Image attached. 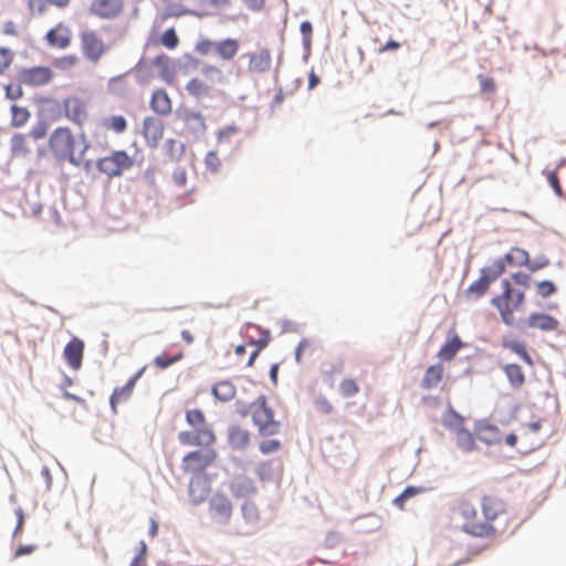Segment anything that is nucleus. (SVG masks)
Listing matches in <instances>:
<instances>
[{
    "instance_id": "f257e3e1",
    "label": "nucleus",
    "mask_w": 566,
    "mask_h": 566,
    "mask_svg": "<svg viewBox=\"0 0 566 566\" xmlns=\"http://www.w3.org/2000/svg\"><path fill=\"white\" fill-rule=\"evenodd\" d=\"M186 421L192 430L178 433V440L186 447H212L217 437L211 426L207 422L205 413L200 409L186 411Z\"/></svg>"
},
{
    "instance_id": "f03ea898",
    "label": "nucleus",
    "mask_w": 566,
    "mask_h": 566,
    "mask_svg": "<svg viewBox=\"0 0 566 566\" xmlns=\"http://www.w3.org/2000/svg\"><path fill=\"white\" fill-rule=\"evenodd\" d=\"M501 289L502 292L492 297L491 304L499 311L502 322L511 326L515 322L514 313L525 302V291L514 287L510 279L501 281Z\"/></svg>"
},
{
    "instance_id": "7ed1b4c3",
    "label": "nucleus",
    "mask_w": 566,
    "mask_h": 566,
    "mask_svg": "<svg viewBox=\"0 0 566 566\" xmlns=\"http://www.w3.org/2000/svg\"><path fill=\"white\" fill-rule=\"evenodd\" d=\"M452 512L462 520V531L475 537L489 538L496 534L494 525L482 523L479 518L478 510L474 504L467 500L460 499L454 504Z\"/></svg>"
},
{
    "instance_id": "20e7f679",
    "label": "nucleus",
    "mask_w": 566,
    "mask_h": 566,
    "mask_svg": "<svg viewBox=\"0 0 566 566\" xmlns=\"http://www.w3.org/2000/svg\"><path fill=\"white\" fill-rule=\"evenodd\" d=\"M224 81L223 72L220 67L212 64H205L199 75L191 78L186 84L187 93L197 98H210L213 97L217 87Z\"/></svg>"
},
{
    "instance_id": "39448f33",
    "label": "nucleus",
    "mask_w": 566,
    "mask_h": 566,
    "mask_svg": "<svg viewBox=\"0 0 566 566\" xmlns=\"http://www.w3.org/2000/svg\"><path fill=\"white\" fill-rule=\"evenodd\" d=\"M250 415L260 436H275L280 432L281 422L274 419V411L265 396H259L250 403Z\"/></svg>"
},
{
    "instance_id": "423d86ee",
    "label": "nucleus",
    "mask_w": 566,
    "mask_h": 566,
    "mask_svg": "<svg viewBox=\"0 0 566 566\" xmlns=\"http://www.w3.org/2000/svg\"><path fill=\"white\" fill-rule=\"evenodd\" d=\"M75 147L76 139L69 127H57L50 135L49 149L59 161L76 164Z\"/></svg>"
},
{
    "instance_id": "0eeeda50",
    "label": "nucleus",
    "mask_w": 566,
    "mask_h": 566,
    "mask_svg": "<svg viewBox=\"0 0 566 566\" xmlns=\"http://www.w3.org/2000/svg\"><path fill=\"white\" fill-rule=\"evenodd\" d=\"M217 457V451L212 447H202L182 458L181 469L185 473L200 474L216 462Z\"/></svg>"
},
{
    "instance_id": "6e6552de",
    "label": "nucleus",
    "mask_w": 566,
    "mask_h": 566,
    "mask_svg": "<svg viewBox=\"0 0 566 566\" xmlns=\"http://www.w3.org/2000/svg\"><path fill=\"white\" fill-rule=\"evenodd\" d=\"M80 48L83 56L93 64H97L108 51V45L95 30H85L80 33Z\"/></svg>"
},
{
    "instance_id": "1a4fd4ad",
    "label": "nucleus",
    "mask_w": 566,
    "mask_h": 566,
    "mask_svg": "<svg viewBox=\"0 0 566 566\" xmlns=\"http://www.w3.org/2000/svg\"><path fill=\"white\" fill-rule=\"evenodd\" d=\"M503 274V264L501 262H491L480 271V277L467 289L470 297L479 298L490 289V285Z\"/></svg>"
},
{
    "instance_id": "9d476101",
    "label": "nucleus",
    "mask_w": 566,
    "mask_h": 566,
    "mask_svg": "<svg viewBox=\"0 0 566 566\" xmlns=\"http://www.w3.org/2000/svg\"><path fill=\"white\" fill-rule=\"evenodd\" d=\"M97 169L108 177H118L133 166V159L125 150H115L111 155L99 158Z\"/></svg>"
},
{
    "instance_id": "9b49d317",
    "label": "nucleus",
    "mask_w": 566,
    "mask_h": 566,
    "mask_svg": "<svg viewBox=\"0 0 566 566\" xmlns=\"http://www.w3.org/2000/svg\"><path fill=\"white\" fill-rule=\"evenodd\" d=\"M480 506L483 515L482 523H493L507 515V504L503 497L496 493L483 494L480 499Z\"/></svg>"
},
{
    "instance_id": "f8f14e48",
    "label": "nucleus",
    "mask_w": 566,
    "mask_h": 566,
    "mask_svg": "<svg viewBox=\"0 0 566 566\" xmlns=\"http://www.w3.org/2000/svg\"><path fill=\"white\" fill-rule=\"evenodd\" d=\"M65 117L77 127L90 120L88 103L78 96H67L62 102Z\"/></svg>"
},
{
    "instance_id": "ddd939ff",
    "label": "nucleus",
    "mask_w": 566,
    "mask_h": 566,
    "mask_svg": "<svg viewBox=\"0 0 566 566\" xmlns=\"http://www.w3.org/2000/svg\"><path fill=\"white\" fill-rule=\"evenodd\" d=\"M44 41L51 49L66 50L71 46L73 41L72 30L65 23L57 22L46 31Z\"/></svg>"
},
{
    "instance_id": "4468645a",
    "label": "nucleus",
    "mask_w": 566,
    "mask_h": 566,
    "mask_svg": "<svg viewBox=\"0 0 566 566\" xmlns=\"http://www.w3.org/2000/svg\"><path fill=\"white\" fill-rule=\"evenodd\" d=\"M209 513L217 523H228L232 515L231 501L224 494H214L209 501Z\"/></svg>"
},
{
    "instance_id": "2eb2a0df",
    "label": "nucleus",
    "mask_w": 566,
    "mask_h": 566,
    "mask_svg": "<svg viewBox=\"0 0 566 566\" xmlns=\"http://www.w3.org/2000/svg\"><path fill=\"white\" fill-rule=\"evenodd\" d=\"M53 78V72L48 66H33L20 72V81L28 86H43Z\"/></svg>"
},
{
    "instance_id": "dca6fc26",
    "label": "nucleus",
    "mask_w": 566,
    "mask_h": 566,
    "mask_svg": "<svg viewBox=\"0 0 566 566\" xmlns=\"http://www.w3.org/2000/svg\"><path fill=\"white\" fill-rule=\"evenodd\" d=\"M123 0H93L90 6V13L101 19H113L122 13Z\"/></svg>"
},
{
    "instance_id": "f3484780",
    "label": "nucleus",
    "mask_w": 566,
    "mask_h": 566,
    "mask_svg": "<svg viewBox=\"0 0 566 566\" xmlns=\"http://www.w3.org/2000/svg\"><path fill=\"white\" fill-rule=\"evenodd\" d=\"M145 370H146V367L140 368L136 374H134L128 379V381L123 387H118V388L114 389V391L111 396V399H109L111 407L114 412L117 411L116 409H117L118 403L127 401L130 398L137 380L143 376Z\"/></svg>"
},
{
    "instance_id": "a211bd4d",
    "label": "nucleus",
    "mask_w": 566,
    "mask_h": 566,
    "mask_svg": "<svg viewBox=\"0 0 566 566\" xmlns=\"http://www.w3.org/2000/svg\"><path fill=\"white\" fill-rule=\"evenodd\" d=\"M248 72L252 74H263L270 71L272 65V55L269 49H261L248 54Z\"/></svg>"
},
{
    "instance_id": "6ab92c4d",
    "label": "nucleus",
    "mask_w": 566,
    "mask_h": 566,
    "mask_svg": "<svg viewBox=\"0 0 566 566\" xmlns=\"http://www.w3.org/2000/svg\"><path fill=\"white\" fill-rule=\"evenodd\" d=\"M474 434L481 442L488 446L499 444L502 442V433L500 429L486 420H481L475 423Z\"/></svg>"
},
{
    "instance_id": "aec40b11",
    "label": "nucleus",
    "mask_w": 566,
    "mask_h": 566,
    "mask_svg": "<svg viewBox=\"0 0 566 566\" xmlns=\"http://www.w3.org/2000/svg\"><path fill=\"white\" fill-rule=\"evenodd\" d=\"M164 123L155 117H146L143 124V134L150 147H157L164 136Z\"/></svg>"
},
{
    "instance_id": "412c9836",
    "label": "nucleus",
    "mask_w": 566,
    "mask_h": 566,
    "mask_svg": "<svg viewBox=\"0 0 566 566\" xmlns=\"http://www.w3.org/2000/svg\"><path fill=\"white\" fill-rule=\"evenodd\" d=\"M83 355L84 342L77 337H73L64 348V359L72 369L78 370L82 366Z\"/></svg>"
},
{
    "instance_id": "4be33fe9",
    "label": "nucleus",
    "mask_w": 566,
    "mask_h": 566,
    "mask_svg": "<svg viewBox=\"0 0 566 566\" xmlns=\"http://www.w3.org/2000/svg\"><path fill=\"white\" fill-rule=\"evenodd\" d=\"M546 177L554 192L566 199V161L559 164L554 171L547 172Z\"/></svg>"
},
{
    "instance_id": "5701e85b",
    "label": "nucleus",
    "mask_w": 566,
    "mask_h": 566,
    "mask_svg": "<svg viewBox=\"0 0 566 566\" xmlns=\"http://www.w3.org/2000/svg\"><path fill=\"white\" fill-rule=\"evenodd\" d=\"M527 325L543 332H553L559 327V321L544 313H533L527 318Z\"/></svg>"
},
{
    "instance_id": "b1692460",
    "label": "nucleus",
    "mask_w": 566,
    "mask_h": 566,
    "mask_svg": "<svg viewBox=\"0 0 566 566\" xmlns=\"http://www.w3.org/2000/svg\"><path fill=\"white\" fill-rule=\"evenodd\" d=\"M528 260L530 255L527 251L520 248H512L503 258L495 259L492 262H501L504 273L507 264L513 266H526Z\"/></svg>"
},
{
    "instance_id": "393cba45",
    "label": "nucleus",
    "mask_w": 566,
    "mask_h": 566,
    "mask_svg": "<svg viewBox=\"0 0 566 566\" xmlns=\"http://www.w3.org/2000/svg\"><path fill=\"white\" fill-rule=\"evenodd\" d=\"M164 6L165 18H179L195 12L189 9L187 0H158Z\"/></svg>"
},
{
    "instance_id": "a878e982",
    "label": "nucleus",
    "mask_w": 566,
    "mask_h": 566,
    "mask_svg": "<svg viewBox=\"0 0 566 566\" xmlns=\"http://www.w3.org/2000/svg\"><path fill=\"white\" fill-rule=\"evenodd\" d=\"M164 6L165 18H179L195 12L189 9L187 0H158Z\"/></svg>"
},
{
    "instance_id": "bb28decb",
    "label": "nucleus",
    "mask_w": 566,
    "mask_h": 566,
    "mask_svg": "<svg viewBox=\"0 0 566 566\" xmlns=\"http://www.w3.org/2000/svg\"><path fill=\"white\" fill-rule=\"evenodd\" d=\"M150 107L155 113L160 115H168L171 113V99L165 90H157L154 92L150 99Z\"/></svg>"
},
{
    "instance_id": "cd10ccee",
    "label": "nucleus",
    "mask_w": 566,
    "mask_h": 566,
    "mask_svg": "<svg viewBox=\"0 0 566 566\" xmlns=\"http://www.w3.org/2000/svg\"><path fill=\"white\" fill-rule=\"evenodd\" d=\"M250 432L239 426L229 429L228 441L232 449L243 450L250 444Z\"/></svg>"
},
{
    "instance_id": "c85d7f7f",
    "label": "nucleus",
    "mask_w": 566,
    "mask_h": 566,
    "mask_svg": "<svg viewBox=\"0 0 566 566\" xmlns=\"http://www.w3.org/2000/svg\"><path fill=\"white\" fill-rule=\"evenodd\" d=\"M444 376V367L442 364L431 365L424 371L421 380V387L424 389H432L438 387Z\"/></svg>"
},
{
    "instance_id": "c756f323",
    "label": "nucleus",
    "mask_w": 566,
    "mask_h": 566,
    "mask_svg": "<svg viewBox=\"0 0 566 566\" xmlns=\"http://www.w3.org/2000/svg\"><path fill=\"white\" fill-rule=\"evenodd\" d=\"M230 491L237 497H242L254 493L253 481L245 475H237L230 483Z\"/></svg>"
},
{
    "instance_id": "7c9ffc66",
    "label": "nucleus",
    "mask_w": 566,
    "mask_h": 566,
    "mask_svg": "<svg viewBox=\"0 0 566 566\" xmlns=\"http://www.w3.org/2000/svg\"><path fill=\"white\" fill-rule=\"evenodd\" d=\"M463 347V343L460 337L454 334L447 339L442 347L438 352V357L441 360H452L457 353Z\"/></svg>"
},
{
    "instance_id": "2f4dec72",
    "label": "nucleus",
    "mask_w": 566,
    "mask_h": 566,
    "mask_svg": "<svg viewBox=\"0 0 566 566\" xmlns=\"http://www.w3.org/2000/svg\"><path fill=\"white\" fill-rule=\"evenodd\" d=\"M239 51V41L235 39H226L216 42L214 52L222 60H232Z\"/></svg>"
},
{
    "instance_id": "473e14b6",
    "label": "nucleus",
    "mask_w": 566,
    "mask_h": 566,
    "mask_svg": "<svg viewBox=\"0 0 566 566\" xmlns=\"http://www.w3.org/2000/svg\"><path fill=\"white\" fill-rule=\"evenodd\" d=\"M154 66L159 70V74L167 83H171L175 78V67L171 59L166 54H159L153 62Z\"/></svg>"
},
{
    "instance_id": "72a5a7b5",
    "label": "nucleus",
    "mask_w": 566,
    "mask_h": 566,
    "mask_svg": "<svg viewBox=\"0 0 566 566\" xmlns=\"http://www.w3.org/2000/svg\"><path fill=\"white\" fill-rule=\"evenodd\" d=\"M211 392L218 400L227 402L234 398L237 388L231 381L221 380L212 387Z\"/></svg>"
},
{
    "instance_id": "f704fd0d",
    "label": "nucleus",
    "mask_w": 566,
    "mask_h": 566,
    "mask_svg": "<svg viewBox=\"0 0 566 566\" xmlns=\"http://www.w3.org/2000/svg\"><path fill=\"white\" fill-rule=\"evenodd\" d=\"M503 371L513 388L518 389L525 384V374L520 365L506 364L503 366Z\"/></svg>"
},
{
    "instance_id": "c9c22d12",
    "label": "nucleus",
    "mask_w": 566,
    "mask_h": 566,
    "mask_svg": "<svg viewBox=\"0 0 566 566\" xmlns=\"http://www.w3.org/2000/svg\"><path fill=\"white\" fill-rule=\"evenodd\" d=\"M11 153L13 156H27L31 153L29 136L25 134H15L10 140Z\"/></svg>"
},
{
    "instance_id": "e433bc0d",
    "label": "nucleus",
    "mask_w": 566,
    "mask_h": 566,
    "mask_svg": "<svg viewBox=\"0 0 566 566\" xmlns=\"http://www.w3.org/2000/svg\"><path fill=\"white\" fill-rule=\"evenodd\" d=\"M468 429L460 428L455 432L457 447L464 452H471L475 449V439Z\"/></svg>"
},
{
    "instance_id": "4c0bfd02",
    "label": "nucleus",
    "mask_w": 566,
    "mask_h": 566,
    "mask_svg": "<svg viewBox=\"0 0 566 566\" xmlns=\"http://www.w3.org/2000/svg\"><path fill=\"white\" fill-rule=\"evenodd\" d=\"M503 347L510 349L511 352L518 355L527 365H533V359L531 355L527 353L526 346L524 343L518 340H505L503 343Z\"/></svg>"
},
{
    "instance_id": "58836bf2",
    "label": "nucleus",
    "mask_w": 566,
    "mask_h": 566,
    "mask_svg": "<svg viewBox=\"0 0 566 566\" xmlns=\"http://www.w3.org/2000/svg\"><path fill=\"white\" fill-rule=\"evenodd\" d=\"M80 60L75 54H67L60 57H55L52 62L53 67L59 71L67 72L71 71L78 64Z\"/></svg>"
},
{
    "instance_id": "ea45409f",
    "label": "nucleus",
    "mask_w": 566,
    "mask_h": 566,
    "mask_svg": "<svg viewBox=\"0 0 566 566\" xmlns=\"http://www.w3.org/2000/svg\"><path fill=\"white\" fill-rule=\"evenodd\" d=\"M104 127L116 134H123L127 129V120L122 115H113L104 120Z\"/></svg>"
},
{
    "instance_id": "a19ab883",
    "label": "nucleus",
    "mask_w": 566,
    "mask_h": 566,
    "mask_svg": "<svg viewBox=\"0 0 566 566\" xmlns=\"http://www.w3.org/2000/svg\"><path fill=\"white\" fill-rule=\"evenodd\" d=\"M339 394L344 397V398H350V397H354L356 396L358 392H359V386L357 384V381L353 378H344L340 382H339Z\"/></svg>"
},
{
    "instance_id": "79ce46f5",
    "label": "nucleus",
    "mask_w": 566,
    "mask_h": 566,
    "mask_svg": "<svg viewBox=\"0 0 566 566\" xmlns=\"http://www.w3.org/2000/svg\"><path fill=\"white\" fill-rule=\"evenodd\" d=\"M11 113H12L11 125L13 127L23 126L30 118V112L25 107H19L17 105H13L11 107Z\"/></svg>"
},
{
    "instance_id": "37998d69",
    "label": "nucleus",
    "mask_w": 566,
    "mask_h": 566,
    "mask_svg": "<svg viewBox=\"0 0 566 566\" xmlns=\"http://www.w3.org/2000/svg\"><path fill=\"white\" fill-rule=\"evenodd\" d=\"M184 357V353L179 352L175 354L174 356H169L168 354H161L154 358V365L159 369H166L172 364L181 360Z\"/></svg>"
},
{
    "instance_id": "c03bdc74",
    "label": "nucleus",
    "mask_w": 566,
    "mask_h": 566,
    "mask_svg": "<svg viewBox=\"0 0 566 566\" xmlns=\"http://www.w3.org/2000/svg\"><path fill=\"white\" fill-rule=\"evenodd\" d=\"M53 6L51 0H29L28 7L31 15H43Z\"/></svg>"
},
{
    "instance_id": "a18cd8bd",
    "label": "nucleus",
    "mask_w": 566,
    "mask_h": 566,
    "mask_svg": "<svg viewBox=\"0 0 566 566\" xmlns=\"http://www.w3.org/2000/svg\"><path fill=\"white\" fill-rule=\"evenodd\" d=\"M160 43L169 50H174L179 44V38L174 28L166 30L160 36Z\"/></svg>"
},
{
    "instance_id": "49530a36",
    "label": "nucleus",
    "mask_w": 566,
    "mask_h": 566,
    "mask_svg": "<svg viewBox=\"0 0 566 566\" xmlns=\"http://www.w3.org/2000/svg\"><path fill=\"white\" fill-rule=\"evenodd\" d=\"M14 53L8 48H0V75L10 69Z\"/></svg>"
},
{
    "instance_id": "de8ad7c7",
    "label": "nucleus",
    "mask_w": 566,
    "mask_h": 566,
    "mask_svg": "<svg viewBox=\"0 0 566 566\" xmlns=\"http://www.w3.org/2000/svg\"><path fill=\"white\" fill-rule=\"evenodd\" d=\"M556 291L557 287L552 281L545 280L536 283V292L543 298L555 294Z\"/></svg>"
},
{
    "instance_id": "09e8293b",
    "label": "nucleus",
    "mask_w": 566,
    "mask_h": 566,
    "mask_svg": "<svg viewBox=\"0 0 566 566\" xmlns=\"http://www.w3.org/2000/svg\"><path fill=\"white\" fill-rule=\"evenodd\" d=\"M282 447V443L277 439L264 440L260 443L259 449L263 454H270L277 452Z\"/></svg>"
},
{
    "instance_id": "8fccbe9b",
    "label": "nucleus",
    "mask_w": 566,
    "mask_h": 566,
    "mask_svg": "<svg viewBox=\"0 0 566 566\" xmlns=\"http://www.w3.org/2000/svg\"><path fill=\"white\" fill-rule=\"evenodd\" d=\"M478 78H479V83H480L481 93H483V94H494L495 93L496 84H495L494 78L484 76V75H479Z\"/></svg>"
},
{
    "instance_id": "3c124183",
    "label": "nucleus",
    "mask_w": 566,
    "mask_h": 566,
    "mask_svg": "<svg viewBox=\"0 0 566 566\" xmlns=\"http://www.w3.org/2000/svg\"><path fill=\"white\" fill-rule=\"evenodd\" d=\"M205 165L211 172L219 171L221 167V160L216 151H209L205 158Z\"/></svg>"
},
{
    "instance_id": "603ef678",
    "label": "nucleus",
    "mask_w": 566,
    "mask_h": 566,
    "mask_svg": "<svg viewBox=\"0 0 566 566\" xmlns=\"http://www.w3.org/2000/svg\"><path fill=\"white\" fill-rule=\"evenodd\" d=\"M419 492L418 489L413 488V486H408L407 489L403 490L402 493H400L395 500H394V504L396 506H398L400 510H403L405 509V501L409 497H412L415 495H417Z\"/></svg>"
},
{
    "instance_id": "864d4df0",
    "label": "nucleus",
    "mask_w": 566,
    "mask_h": 566,
    "mask_svg": "<svg viewBox=\"0 0 566 566\" xmlns=\"http://www.w3.org/2000/svg\"><path fill=\"white\" fill-rule=\"evenodd\" d=\"M48 129L49 126L45 122H39L31 128L28 136L33 138L34 140H40L46 136Z\"/></svg>"
},
{
    "instance_id": "5fc2aeb1",
    "label": "nucleus",
    "mask_w": 566,
    "mask_h": 566,
    "mask_svg": "<svg viewBox=\"0 0 566 566\" xmlns=\"http://www.w3.org/2000/svg\"><path fill=\"white\" fill-rule=\"evenodd\" d=\"M184 122L188 125H195L199 129L205 130L206 129V123L202 115L197 113H187L184 116Z\"/></svg>"
},
{
    "instance_id": "6e6d98bb",
    "label": "nucleus",
    "mask_w": 566,
    "mask_h": 566,
    "mask_svg": "<svg viewBox=\"0 0 566 566\" xmlns=\"http://www.w3.org/2000/svg\"><path fill=\"white\" fill-rule=\"evenodd\" d=\"M512 284L523 287L525 291L531 284V275L524 272H516L511 276Z\"/></svg>"
},
{
    "instance_id": "4d7b16f0",
    "label": "nucleus",
    "mask_w": 566,
    "mask_h": 566,
    "mask_svg": "<svg viewBox=\"0 0 566 566\" xmlns=\"http://www.w3.org/2000/svg\"><path fill=\"white\" fill-rule=\"evenodd\" d=\"M315 407L321 413L328 415L333 411L332 402L324 396H319L315 400Z\"/></svg>"
},
{
    "instance_id": "13d9d810",
    "label": "nucleus",
    "mask_w": 566,
    "mask_h": 566,
    "mask_svg": "<svg viewBox=\"0 0 566 566\" xmlns=\"http://www.w3.org/2000/svg\"><path fill=\"white\" fill-rule=\"evenodd\" d=\"M238 133V128L235 126H227L220 129L217 134V138L219 143H224L230 139L231 136Z\"/></svg>"
},
{
    "instance_id": "bf43d9fd",
    "label": "nucleus",
    "mask_w": 566,
    "mask_h": 566,
    "mask_svg": "<svg viewBox=\"0 0 566 566\" xmlns=\"http://www.w3.org/2000/svg\"><path fill=\"white\" fill-rule=\"evenodd\" d=\"M311 349H312L311 342L307 340V339H302L298 343L297 348L295 350V359H296V361L300 363L303 354L310 352Z\"/></svg>"
},
{
    "instance_id": "052dcab7",
    "label": "nucleus",
    "mask_w": 566,
    "mask_h": 566,
    "mask_svg": "<svg viewBox=\"0 0 566 566\" xmlns=\"http://www.w3.org/2000/svg\"><path fill=\"white\" fill-rule=\"evenodd\" d=\"M214 45H216V42H212L210 40H202V41L197 43L196 50H197L198 53L206 55L211 50L214 51Z\"/></svg>"
},
{
    "instance_id": "680f3d73",
    "label": "nucleus",
    "mask_w": 566,
    "mask_h": 566,
    "mask_svg": "<svg viewBox=\"0 0 566 566\" xmlns=\"http://www.w3.org/2000/svg\"><path fill=\"white\" fill-rule=\"evenodd\" d=\"M174 182L178 187H184L187 184V172L182 168H177L172 174Z\"/></svg>"
},
{
    "instance_id": "e2e57ef3",
    "label": "nucleus",
    "mask_w": 566,
    "mask_h": 566,
    "mask_svg": "<svg viewBox=\"0 0 566 566\" xmlns=\"http://www.w3.org/2000/svg\"><path fill=\"white\" fill-rule=\"evenodd\" d=\"M14 513L17 516V526H15L12 535H13V537H17L21 533L23 525H24V513L21 507H18L14 511Z\"/></svg>"
},
{
    "instance_id": "0e129e2a",
    "label": "nucleus",
    "mask_w": 566,
    "mask_h": 566,
    "mask_svg": "<svg viewBox=\"0 0 566 566\" xmlns=\"http://www.w3.org/2000/svg\"><path fill=\"white\" fill-rule=\"evenodd\" d=\"M146 549H147V546L146 544L143 542L142 543V547H140V553L139 555H137L130 563L129 566H146V560H145V553H146Z\"/></svg>"
},
{
    "instance_id": "69168bd1",
    "label": "nucleus",
    "mask_w": 566,
    "mask_h": 566,
    "mask_svg": "<svg viewBox=\"0 0 566 566\" xmlns=\"http://www.w3.org/2000/svg\"><path fill=\"white\" fill-rule=\"evenodd\" d=\"M2 33L6 35H18V24L13 21H7L3 23Z\"/></svg>"
},
{
    "instance_id": "338daca9",
    "label": "nucleus",
    "mask_w": 566,
    "mask_h": 566,
    "mask_svg": "<svg viewBox=\"0 0 566 566\" xmlns=\"http://www.w3.org/2000/svg\"><path fill=\"white\" fill-rule=\"evenodd\" d=\"M36 549V545H21L14 552V558H19L24 555H30Z\"/></svg>"
},
{
    "instance_id": "774afa93",
    "label": "nucleus",
    "mask_w": 566,
    "mask_h": 566,
    "mask_svg": "<svg viewBox=\"0 0 566 566\" xmlns=\"http://www.w3.org/2000/svg\"><path fill=\"white\" fill-rule=\"evenodd\" d=\"M549 264V260L544 258L543 260L541 261H537V262H531L528 260V264H526V268L531 271V272H536L543 268H546L547 265Z\"/></svg>"
}]
</instances>
